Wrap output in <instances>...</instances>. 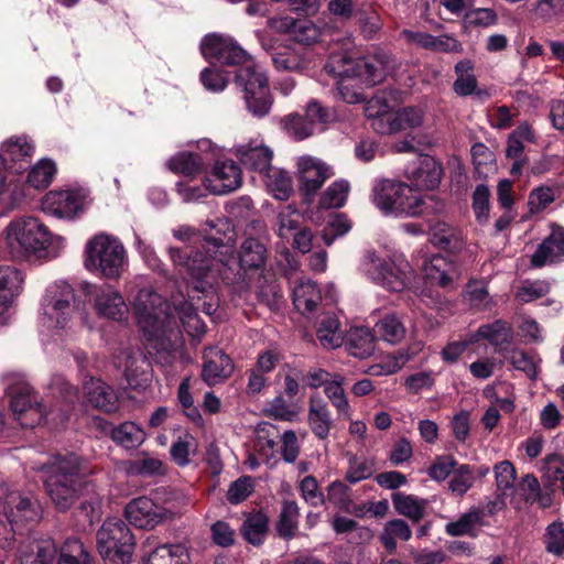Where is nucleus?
Instances as JSON below:
<instances>
[{
  "instance_id": "obj_1",
  "label": "nucleus",
  "mask_w": 564,
  "mask_h": 564,
  "mask_svg": "<svg viewBox=\"0 0 564 564\" xmlns=\"http://www.w3.org/2000/svg\"><path fill=\"white\" fill-rule=\"evenodd\" d=\"M167 253L174 268L185 280L188 292L213 293L219 278L238 296L249 290V282L240 265L235 269L200 249L170 247Z\"/></svg>"
},
{
  "instance_id": "obj_2",
  "label": "nucleus",
  "mask_w": 564,
  "mask_h": 564,
  "mask_svg": "<svg viewBox=\"0 0 564 564\" xmlns=\"http://www.w3.org/2000/svg\"><path fill=\"white\" fill-rule=\"evenodd\" d=\"M44 486L53 505L67 511L85 492H94L85 462L75 454L57 455L43 467Z\"/></svg>"
},
{
  "instance_id": "obj_3",
  "label": "nucleus",
  "mask_w": 564,
  "mask_h": 564,
  "mask_svg": "<svg viewBox=\"0 0 564 564\" xmlns=\"http://www.w3.org/2000/svg\"><path fill=\"white\" fill-rule=\"evenodd\" d=\"M134 311L148 347L158 354L172 351L177 334L171 327L169 303L156 292L142 289L135 296Z\"/></svg>"
},
{
  "instance_id": "obj_4",
  "label": "nucleus",
  "mask_w": 564,
  "mask_h": 564,
  "mask_svg": "<svg viewBox=\"0 0 564 564\" xmlns=\"http://www.w3.org/2000/svg\"><path fill=\"white\" fill-rule=\"evenodd\" d=\"M325 70L333 76L356 77L366 86H375L384 80L394 68V58L384 51L372 55L352 58L347 53H334L325 64Z\"/></svg>"
},
{
  "instance_id": "obj_5",
  "label": "nucleus",
  "mask_w": 564,
  "mask_h": 564,
  "mask_svg": "<svg viewBox=\"0 0 564 564\" xmlns=\"http://www.w3.org/2000/svg\"><path fill=\"white\" fill-rule=\"evenodd\" d=\"M372 202L384 214L415 217L423 213L424 198L419 191L397 180H380L372 187Z\"/></svg>"
},
{
  "instance_id": "obj_6",
  "label": "nucleus",
  "mask_w": 564,
  "mask_h": 564,
  "mask_svg": "<svg viewBox=\"0 0 564 564\" xmlns=\"http://www.w3.org/2000/svg\"><path fill=\"white\" fill-rule=\"evenodd\" d=\"M3 235L7 251L17 259L46 250L52 243V234L47 227L32 216L11 220Z\"/></svg>"
},
{
  "instance_id": "obj_7",
  "label": "nucleus",
  "mask_w": 564,
  "mask_h": 564,
  "mask_svg": "<svg viewBox=\"0 0 564 564\" xmlns=\"http://www.w3.org/2000/svg\"><path fill=\"white\" fill-rule=\"evenodd\" d=\"M85 256V267L107 279L120 278L127 261L123 245L107 234H98L88 240Z\"/></svg>"
},
{
  "instance_id": "obj_8",
  "label": "nucleus",
  "mask_w": 564,
  "mask_h": 564,
  "mask_svg": "<svg viewBox=\"0 0 564 564\" xmlns=\"http://www.w3.org/2000/svg\"><path fill=\"white\" fill-rule=\"evenodd\" d=\"M134 538L120 519H107L97 532V547L106 564H127L134 550Z\"/></svg>"
},
{
  "instance_id": "obj_9",
  "label": "nucleus",
  "mask_w": 564,
  "mask_h": 564,
  "mask_svg": "<svg viewBox=\"0 0 564 564\" xmlns=\"http://www.w3.org/2000/svg\"><path fill=\"white\" fill-rule=\"evenodd\" d=\"M235 83L243 91V99L249 112L254 117H264L272 107L268 77L260 65L249 63L236 72Z\"/></svg>"
},
{
  "instance_id": "obj_10",
  "label": "nucleus",
  "mask_w": 564,
  "mask_h": 564,
  "mask_svg": "<svg viewBox=\"0 0 564 564\" xmlns=\"http://www.w3.org/2000/svg\"><path fill=\"white\" fill-rule=\"evenodd\" d=\"M362 267L372 281L390 292H401L413 282L414 270L405 259L386 261L373 250L364 257Z\"/></svg>"
},
{
  "instance_id": "obj_11",
  "label": "nucleus",
  "mask_w": 564,
  "mask_h": 564,
  "mask_svg": "<svg viewBox=\"0 0 564 564\" xmlns=\"http://www.w3.org/2000/svg\"><path fill=\"white\" fill-rule=\"evenodd\" d=\"M41 506L32 496L20 492L8 495L3 505V518L0 516V547L11 546L15 527L28 522H37L41 519Z\"/></svg>"
},
{
  "instance_id": "obj_12",
  "label": "nucleus",
  "mask_w": 564,
  "mask_h": 564,
  "mask_svg": "<svg viewBox=\"0 0 564 564\" xmlns=\"http://www.w3.org/2000/svg\"><path fill=\"white\" fill-rule=\"evenodd\" d=\"M126 517L131 524L140 529L152 530L171 520L175 512L155 503L148 497H139L130 501L126 509Z\"/></svg>"
},
{
  "instance_id": "obj_13",
  "label": "nucleus",
  "mask_w": 564,
  "mask_h": 564,
  "mask_svg": "<svg viewBox=\"0 0 564 564\" xmlns=\"http://www.w3.org/2000/svg\"><path fill=\"white\" fill-rule=\"evenodd\" d=\"M10 406L23 427H34L46 416L45 406L28 384L12 389Z\"/></svg>"
},
{
  "instance_id": "obj_14",
  "label": "nucleus",
  "mask_w": 564,
  "mask_h": 564,
  "mask_svg": "<svg viewBox=\"0 0 564 564\" xmlns=\"http://www.w3.org/2000/svg\"><path fill=\"white\" fill-rule=\"evenodd\" d=\"M296 167L299 189L306 197L315 195L323 184L334 175L332 166L310 155L299 158Z\"/></svg>"
},
{
  "instance_id": "obj_15",
  "label": "nucleus",
  "mask_w": 564,
  "mask_h": 564,
  "mask_svg": "<svg viewBox=\"0 0 564 564\" xmlns=\"http://www.w3.org/2000/svg\"><path fill=\"white\" fill-rule=\"evenodd\" d=\"M205 57H215L226 65H243L250 63V55L231 39L220 35H208L200 45Z\"/></svg>"
},
{
  "instance_id": "obj_16",
  "label": "nucleus",
  "mask_w": 564,
  "mask_h": 564,
  "mask_svg": "<svg viewBox=\"0 0 564 564\" xmlns=\"http://www.w3.org/2000/svg\"><path fill=\"white\" fill-rule=\"evenodd\" d=\"M94 307L99 316L115 321H122L128 314L122 295L108 284L94 288Z\"/></svg>"
},
{
  "instance_id": "obj_17",
  "label": "nucleus",
  "mask_w": 564,
  "mask_h": 564,
  "mask_svg": "<svg viewBox=\"0 0 564 564\" xmlns=\"http://www.w3.org/2000/svg\"><path fill=\"white\" fill-rule=\"evenodd\" d=\"M118 368L122 369L130 388L137 389L150 381V364L139 350H124L118 357Z\"/></svg>"
},
{
  "instance_id": "obj_18",
  "label": "nucleus",
  "mask_w": 564,
  "mask_h": 564,
  "mask_svg": "<svg viewBox=\"0 0 564 564\" xmlns=\"http://www.w3.org/2000/svg\"><path fill=\"white\" fill-rule=\"evenodd\" d=\"M203 358L202 378L208 386L221 383L234 371L231 359L219 348H206Z\"/></svg>"
},
{
  "instance_id": "obj_19",
  "label": "nucleus",
  "mask_w": 564,
  "mask_h": 564,
  "mask_svg": "<svg viewBox=\"0 0 564 564\" xmlns=\"http://www.w3.org/2000/svg\"><path fill=\"white\" fill-rule=\"evenodd\" d=\"M206 180L210 193L228 194L240 187L241 170L234 161H219L214 166L212 177Z\"/></svg>"
},
{
  "instance_id": "obj_20",
  "label": "nucleus",
  "mask_w": 564,
  "mask_h": 564,
  "mask_svg": "<svg viewBox=\"0 0 564 564\" xmlns=\"http://www.w3.org/2000/svg\"><path fill=\"white\" fill-rule=\"evenodd\" d=\"M424 113L420 108L404 107L391 112L386 121H378L376 131L380 134H394L422 126Z\"/></svg>"
},
{
  "instance_id": "obj_21",
  "label": "nucleus",
  "mask_w": 564,
  "mask_h": 564,
  "mask_svg": "<svg viewBox=\"0 0 564 564\" xmlns=\"http://www.w3.org/2000/svg\"><path fill=\"white\" fill-rule=\"evenodd\" d=\"M75 295L70 285L66 283L56 284L47 289L44 297L45 314L56 317V323L64 326V315L72 311V303Z\"/></svg>"
},
{
  "instance_id": "obj_22",
  "label": "nucleus",
  "mask_w": 564,
  "mask_h": 564,
  "mask_svg": "<svg viewBox=\"0 0 564 564\" xmlns=\"http://www.w3.org/2000/svg\"><path fill=\"white\" fill-rule=\"evenodd\" d=\"M57 553V546L50 536L31 539L19 549L21 564H52Z\"/></svg>"
},
{
  "instance_id": "obj_23",
  "label": "nucleus",
  "mask_w": 564,
  "mask_h": 564,
  "mask_svg": "<svg viewBox=\"0 0 564 564\" xmlns=\"http://www.w3.org/2000/svg\"><path fill=\"white\" fill-rule=\"evenodd\" d=\"M42 208L50 215L72 218L80 210L82 199L72 191L50 192L43 199Z\"/></svg>"
},
{
  "instance_id": "obj_24",
  "label": "nucleus",
  "mask_w": 564,
  "mask_h": 564,
  "mask_svg": "<svg viewBox=\"0 0 564 564\" xmlns=\"http://www.w3.org/2000/svg\"><path fill=\"white\" fill-rule=\"evenodd\" d=\"M564 260V228L555 226L549 237L538 247L531 257V264L541 268L546 263Z\"/></svg>"
},
{
  "instance_id": "obj_25",
  "label": "nucleus",
  "mask_w": 564,
  "mask_h": 564,
  "mask_svg": "<svg viewBox=\"0 0 564 564\" xmlns=\"http://www.w3.org/2000/svg\"><path fill=\"white\" fill-rule=\"evenodd\" d=\"M86 401L106 413L115 412L118 408V398L115 390L100 379L89 378L83 383Z\"/></svg>"
},
{
  "instance_id": "obj_26",
  "label": "nucleus",
  "mask_w": 564,
  "mask_h": 564,
  "mask_svg": "<svg viewBox=\"0 0 564 564\" xmlns=\"http://www.w3.org/2000/svg\"><path fill=\"white\" fill-rule=\"evenodd\" d=\"M308 425L316 437H328L333 421L327 403L318 394H312L308 400Z\"/></svg>"
},
{
  "instance_id": "obj_27",
  "label": "nucleus",
  "mask_w": 564,
  "mask_h": 564,
  "mask_svg": "<svg viewBox=\"0 0 564 564\" xmlns=\"http://www.w3.org/2000/svg\"><path fill=\"white\" fill-rule=\"evenodd\" d=\"M479 338L487 339L501 354L505 351V347L512 343L511 325L502 319L481 325L470 337L469 343H476Z\"/></svg>"
},
{
  "instance_id": "obj_28",
  "label": "nucleus",
  "mask_w": 564,
  "mask_h": 564,
  "mask_svg": "<svg viewBox=\"0 0 564 564\" xmlns=\"http://www.w3.org/2000/svg\"><path fill=\"white\" fill-rule=\"evenodd\" d=\"M431 242L438 249L458 252L464 247V236L460 229L438 221L431 227Z\"/></svg>"
},
{
  "instance_id": "obj_29",
  "label": "nucleus",
  "mask_w": 564,
  "mask_h": 564,
  "mask_svg": "<svg viewBox=\"0 0 564 564\" xmlns=\"http://www.w3.org/2000/svg\"><path fill=\"white\" fill-rule=\"evenodd\" d=\"M423 275L426 280L442 288H448L453 282L454 265L442 256H432L423 261Z\"/></svg>"
},
{
  "instance_id": "obj_30",
  "label": "nucleus",
  "mask_w": 564,
  "mask_h": 564,
  "mask_svg": "<svg viewBox=\"0 0 564 564\" xmlns=\"http://www.w3.org/2000/svg\"><path fill=\"white\" fill-rule=\"evenodd\" d=\"M110 434L111 440L127 448L132 449L139 447L145 441V432L142 427L131 421L123 422L118 426H112L111 424H107V429Z\"/></svg>"
},
{
  "instance_id": "obj_31",
  "label": "nucleus",
  "mask_w": 564,
  "mask_h": 564,
  "mask_svg": "<svg viewBox=\"0 0 564 564\" xmlns=\"http://www.w3.org/2000/svg\"><path fill=\"white\" fill-rule=\"evenodd\" d=\"M237 153L241 163L251 170L259 172H268L271 169L272 152L269 148L256 145H241L238 148Z\"/></svg>"
},
{
  "instance_id": "obj_32",
  "label": "nucleus",
  "mask_w": 564,
  "mask_h": 564,
  "mask_svg": "<svg viewBox=\"0 0 564 564\" xmlns=\"http://www.w3.org/2000/svg\"><path fill=\"white\" fill-rule=\"evenodd\" d=\"M322 301L317 286L311 280H301L293 290V303L302 314L313 312Z\"/></svg>"
},
{
  "instance_id": "obj_33",
  "label": "nucleus",
  "mask_w": 564,
  "mask_h": 564,
  "mask_svg": "<svg viewBox=\"0 0 564 564\" xmlns=\"http://www.w3.org/2000/svg\"><path fill=\"white\" fill-rule=\"evenodd\" d=\"M267 260V248L258 239L249 237L243 240L239 250V264L243 270L260 269Z\"/></svg>"
},
{
  "instance_id": "obj_34",
  "label": "nucleus",
  "mask_w": 564,
  "mask_h": 564,
  "mask_svg": "<svg viewBox=\"0 0 564 564\" xmlns=\"http://www.w3.org/2000/svg\"><path fill=\"white\" fill-rule=\"evenodd\" d=\"M346 348L356 358H368L375 351V336L367 327L354 328L349 332Z\"/></svg>"
},
{
  "instance_id": "obj_35",
  "label": "nucleus",
  "mask_w": 564,
  "mask_h": 564,
  "mask_svg": "<svg viewBox=\"0 0 564 564\" xmlns=\"http://www.w3.org/2000/svg\"><path fill=\"white\" fill-rule=\"evenodd\" d=\"M24 278L20 270L10 265L0 267V300L10 306L13 299L20 294Z\"/></svg>"
},
{
  "instance_id": "obj_36",
  "label": "nucleus",
  "mask_w": 564,
  "mask_h": 564,
  "mask_svg": "<svg viewBox=\"0 0 564 564\" xmlns=\"http://www.w3.org/2000/svg\"><path fill=\"white\" fill-rule=\"evenodd\" d=\"M147 564H189V555L182 544H164L149 554Z\"/></svg>"
},
{
  "instance_id": "obj_37",
  "label": "nucleus",
  "mask_w": 564,
  "mask_h": 564,
  "mask_svg": "<svg viewBox=\"0 0 564 564\" xmlns=\"http://www.w3.org/2000/svg\"><path fill=\"white\" fill-rule=\"evenodd\" d=\"M269 518L263 512L249 513L240 529L242 536L250 544L259 546L268 533Z\"/></svg>"
},
{
  "instance_id": "obj_38",
  "label": "nucleus",
  "mask_w": 564,
  "mask_h": 564,
  "mask_svg": "<svg viewBox=\"0 0 564 564\" xmlns=\"http://www.w3.org/2000/svg\"><path fill=\"white\" fill-rule=\"evenodd\" d=\"M344 382L345 378L341 375H334L332 379L326 382L324 393L330 401L332 405L336 409L338 416L349 419L350 406L343 388Z\"/></svg>"
},
{
  "instance_id": "obj_39",
  "label": "nucleus",
  "mask_w": 564,
  "mask_h": 564,
  "mask_svg": "<svg viewBox=\"0 0 564 564\" xmlns=\"http://www.w3.org/2000/svg\"><path fill=\"white\" fill-rule=\"evenodd\" d=\"M300 508L295 501L284 500L276 523V531L284 540H291L296 535L299 528Z\"/></svg>"
},
{
  "instance_id": "obj_40",
  "label": "nucleus",
  "mask_w": 564,
  "mask_h": 564,
  "mask_svg": "<svg viewBox=\"0 0 564 564\" xmlns=\"http://www.w3.org/2000/svg\"><path fill=\"white\" fill-rule=\"evenodd\" d=\"M316 336L321 345L326 349L341 346L344 341L339 321L333 315H325L318 323Z\"/></svg>"
},
{
  "instance_id": "obj_41",
  "label": "nucleus",
  "mask_w": 564,
  "mask_h": 564,
  "mask_svg": "<svg viewBox=\"0 0 564 564\" xmlns=\"http://www.w3.org/2000/svg\"><path fill=\"white\" fill-rule=\"evenodd\" d=\"M167 166L174 173L195 176L203 172L204 162L198 153L181 152L169 160Z\"/></svg>"
},
{
  "instance_id": "obj_42",
  "label": "nucleus",
  "mask_w": 564,
  "mask_h": 564,
  "mask_svg": "<svg viewBox=\"0 0 564 564\" xmlns=\"http://www.w3.org/2000/svg\"><path fill=\"white\" fill-rule=\"evenodd\" d=\"M484 512L480 509H470L456 521L446 524L445 531L451 536L474 535L477 527L482 525Z\"/></svg>"
},
{
  "instance_id": "obj_43",
  "label": "nucleus",
  "mask_w": 564,
  "mask_h": 564,
  "mask_svg": "<svg viewBox=\"0 0 564 564\" xmlns=\"http://www.w3.org/2000/svg\"><path fill=\"white\" fill-rule=\"evenodd\" d=\"M474 63L470 59L459 61L455 65L456 80L453 84L454 91L462 97L469 96L477 88V78L474 75Z\"/></svg>"
},
{
  "instance_id": "obj_44",
  "label": "nucleus",
  "mask_w": 564,
  "mask_h": 564,
  "mask_svg": "<svg viewBox=\"0 0 564 564\" xmlns=\"http://www.w3.org/2000/svg\"><path fill=\"white\" fill-rule=\"evenodd\" d=\"M412 531L408 523L402 519L388 521L380 534V541L389 553L397 550V539L402 541L410 540Z\"/></svg>"
},
{
  "instance_id": "obj_45",
  "label": "nucleus",
  "mask_w": 564,
  "mask_h": 564,
  "mask_svg": "<svg viewBox=\"0 0 564 564\" xmlns=\"http://www.w3.org/2000/svg\"><path fill=\"white\" fill-rule=\"evenodd\" d=\"M392 502L395 511L414 522H419L424 516L425 501L411 495L401 492L392 494Z\"/></svg>"
},
{
  "instance_id": "obj_46",
  "label": "nucleus",
  "mask_w": 564,
  "mask_h": 564,
  "mask_svg": "<svg viewBox=\"0 0 564 564\" xmlns=\"http://www.w3.org/2000/svg\"><path fill=\"white\" fill-rule=\"evenodd\" d=\"M57 564H95L87 547L77 539H67L62 549Z\"/></svg>"
},
{
  "instance_id": "obj_47",
  "label": "nucleus",
  "mask_w": 564,
  "mask_h": 564,
  "mask_svg": "<svg viewBox=\"0 0 564 564\" xmlns=\"http://www.w3.org/2000/svg\"><path fill=\"white\" fill-rule=\"evenodd\" d=\"M269 192L279 200H286L293 192L292 178L283 171L270 169L265 175Z\"/></svg>"
},
{
  "instance_id": "obj_48",
  "label": "nucleus",
  "mask_w": 564,
  "mask_h": 564,
  "mask_svg": "<svg viewBox=\"0 0 564 564\" xmlns=\"http://www.w3.org/2000/svg\"><path fill=\"white\" fill-rule=\"evenodd\" d=\"M1 151L6 160L20 161L33 155L34 144L25 135L11 137L2 143Z\"/></svg>"
},
{
  "instance_id": "obj_49",
  "label": "nucleus",
  "mask_w": 564,
  "mask_h": 564,
  "mask_svg": "<svg viewBox=\"0 0 564 564\" xmlns=\"http://www.w3.org/2000/svg\"><path fill=\"white\" fill-rule=\"evenodd\" d=\"M415 186L422 189H433L440 182L442 176V167L435 161L425 159L414 173Z\"/></svg>"
},
{
  "instance_id": "obj_50",
  "label": "nucleus",
  "mask_w": 564,
  "mask_h": 564,
  "mask_svg": "<svg viewBox=\"0 0 564 564\" xmlns=\"http://www.w3.org/2000/svg\"><path fill=\"white\" fill-rule=\"evenodd\" d=\"M56 171L52 160L42 159L29 172L28 183L36 189H44L52 183Z\"/></svg>"
},
{
  "instance_id": "obj_51",
  "label": "nucleus",
  "mask_w": 564,
  "mask_h": 564,
  "mask_svg": "<svg viewBox=\"0 0 564 564\" xmlns=\"http://www.w3.org/2000/svg\"><path fill=\"white\" fill-rule=\"evenodd\" d=\"M327 500L344 512H357L350 488L343 481L335 480L327 487Z\"/></svg>"
},
{
  "instance_id": "obj_52",
  "label": "nucleus",
  "mask_w": 564,
  "mask_h": 564,
  "mask_svg": "<svg viewBox=\"0 0 564 564\" xmlns=\"http://www.w3.org/2000/svg\"><path fill=\"white\" fill-rule=\"evenodd\" d=\"M375 330L383 340L391 344L399 343L405 334L402 323L393 314H388L379 319Z\"/></svg>"
},
{
  "instance_id": "obj_53",
  "label": "nucleus",
  "mask_w": 564,
  "mask_h": 564,
  "mask_svg": "<svg viewBox=\"0 0 564 564\" xmlns=\"http://www.w3.org/2000/svg\"><path fill=\"white\" fill-rule=\"evenodd\" d=\"M257 446L259 451L268 458L273 455L274 447L276 446V440L280 437L278 427L269 422H261L257 425Z\"/></svg>"
},
{
  "instance_id": "obj_54",
  "label": "nucleus",
  "mask_w": 564,
  "mask_h": 564,
  "mask_svg": "<svg viewBox=\"0 0 564 564\" xmlns=\"http://www.w3.org/2000/svg\"><path fill=\"white\" fill-rule=\"evenodd\" d=\"M349 193V183L340 180L330 184L321 197L319 204L324 208H339L344 206Z\"/></svg>"
},
{
  "instance_id": "obj_55",
  "label": "nucleus",
  "mask_w": 564,
  "mask_h": 564,
  "mask_svg": "<svg viewBox=\"0 0 564 564\" xmlns=\"http://www.w3.org/2000/svg\"><path fill=\"white\" fill-rule=\"evenodd\" d=\"M464 296L468 304L477 310H487L492 304V299L484 281L469 282Z\"/></svg>"
},
{
  "instance_id": "obj_56",
  "label": "nucleus",
  "mask_w": 564,
  "mask_h": 564,
  "mask_svg": "<svg viewBox=\"0 0 564 564\" xmlns=\"http://www.w3.org/2000/svg\"><path fill=\"white\" fill-rule=\"evenodd\" d=\"M356 15L359 29L365 39H373L375 35L381 30V18L373 8L367 7L359 9Z\"/></svg>"
},
{
  "instance_id": "obj_57",
  "label": "nucleus",
  "mask_w": 564,
  "mask_h": 564,
  "mask_svg": "<svg viewBox=\"0 0 564 564\" xmlns=\"http://www.w3.org/2000/svg\"><path fill=\"white\" fill-rule=\"evenodd\" d=\"M502 354L505 360L508 361L516 370L523 371L530 379L536 378V365L522 349L512 348L510 350H505Z\"/></svg>"
},
{
  "instance_id": "obj_58",
  "label": "nucleus",
  "mask_w": 564,
  "mask_h": 564,
  "mask_svg": "<svg viewBox=\"0 0 564 564\" xmlns=\"http://www.w3.org/2000/svg\"><path fill=\"white\" fill-rule=\"evenodd\" d=\"M392 112V107L384 95L378 94L367 101L365 116L371 120V127L376 130L378 121H386Z\"/></svg>"
},
{
  "instance_id": "obj_59",
  "label": "nucleus",
  "mask_w": 564,
  "mask_h": 564,
  "mask_svg": "<svg viewBox=\"0 0 564 564\" xmlns=\"http://www.w3.org/2000/svg\"><path fill=\"white\" fill-rule=\"evenodd\" d=\"M283 128L289 134L296 140H303L311 137L314 132V127L308 121L306 116L302 117L297 113H291L282 119Z\"/></svg>"
},
{
  "instance_id": "obj_60",
  "label": "nucleus",
  "mask_w": 564,
  "mask_h": 564,
  "mask_svg": "<svg viewBox=\"0 0 564 564\" xmlns=\"http://www.w3.org/2000/svg\"><path fill=\"white\" fill-rule=\"evenodd\" d=\"M267 413L276 420L292 422L297 417L300 408L295 403L286 401L282 395H278L269 403Z\"/></svg>"
},
{
  "instance_id": "obj_61",
  "label": "nucleus",
  "mask_w": 564,
  "mask_h": 564,
  "mask_svg": "<svg viewBox=\"0 0 564 564\" xmlns=\"http://www.w3.org/2000/svg\"><path fill=\"white\" fill-rule=\"evenodd\" d=\"M496 485L501 495L513 489L516 480V468L509 460H502L495 465Z\"/></svg>"
},
{
  "instance_id": "obj_62",
  "label": "nucleus",
  "mask_w": 564,
  "mask_h": 564,
  "mask_svg": "<svg viewBox=\"0 0 564 564\" xmlns=\"http://www.w3.org/2000/svg\"><path fill=\"white\" fill-rule=\"evenodd\" d=\"M375 470L376 468L372 460L366 458H352L349 462L346 479L351 484H356L371 477Z\"/></svg>"
},
{
  "instance_id": "obj_63",
  "label": "nucleus",
  "mask_w": 564,
  "mask_h": 564,
  "mask_svg": "<svg viewBox=\"0 0 564 564\" xmlns=\"http://www.w3.org/2000/svg\"><path fill=\"white\" fill-rule=\"evenodd\" d=\"M180 319L185 332L191 336H200L205 333L204 322L199 318L196 310L191 305H183L180 312Z\"/></svg>"
},
{
  "instance_id": "obj_64",
  "label": "nucleus",
  "mask_w": 564,
  "mask_h": 564,
  "mask_svg": "<svg viewBox=\"0 0 564 564\" xmlns=\"http://www.w3.org/2000/svg\"><path fill=\"white\" fill-rule=\"evenodd\" d=\"M545 546L551 553L560 555L564 552V527L561 522H553L546 529Z\"/></svg>"
}]
</instances>
